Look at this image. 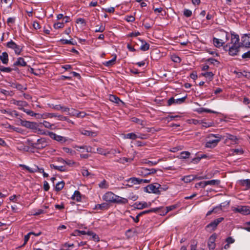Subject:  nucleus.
Here are the masks:
<instances>
[{"label": "nucleus", "instance_id": "f257e3e1", "mask_svg": "<svg viewBox=\"0 0 250 250\" xmlns=\"http://www.w3.org/2000/svg\"><path fill=\"white\" fill-rule=\"evenodd\" d=\"M231 38L230 43L232 44L229 45V43L227 44L224 46V49L226 51H229V54L230 56L236 55L239 52L240 48L242 46L241 43L239 42L240 39L239 35L234 33H231Z\"/></svg>", "mask_w": 250, "mask_h": 250}, {"label": "nucleus", "instance_id": "f03ea898", "mask_svg": "<svg viewBox=\"0 0 250 250\" xmlns=\"http://www.w3.org/2000/svg\"><path fill=\"white\" fill-rule=\"evenodd\" d=\"M103 199L109 203L125 205L128 203L126 198L118 196L111 191L106 192L103 196Z\"/></svg>", "mask_w": 250, "mask_h": 250}, {"label": "nucleus", "instance_id": "7ed1b4c3", "mask_svg": "<svg viewBox=\"0 0 250 250\" xmlns=\"http://www.w3.org/2000/svg\"><path fill=\"white\" fill-rule=\"evenodd\" d=\"M211 137H214L215 139H209L208 141L205 145V146L208 148H212L216 146L218 142H220L222 139H223V137L219 135H215L213 134H210L208 136V138L210 139Z\"/></svg>", "mask_w": 250, "mask_h": 250}, {"label": "nucleus", "instance_id": "20e7f679", "mask_svg": "<svg viewBox=\"0 0 250 250\" xmlns=\"http://www.w3.org/2000/svg\"><path fill=\"white\" fill-rule=\"evenodd\" d=\"M160 184L157 183L151 184L145 188V191L148 193L160 194L159 191Z\"/></svg>", "mask_w": 250, "mask_h": 250}, {"label": "nucleus", "instance_id": "39448f33", "mask_svg": "<svg viewBox=\"0 0 250 250\" xmlns=\"http://www.w3.org/2000/svg\"><path fill=\"white\" fill-rule=\"evenodd\" d=\"M224 219L223 217H220L215 219L206 227V229L208 231L214 230L218 224L223 221Z\"/></svg>", "mask_w": 250, "mask_h": 250}, {"label": "nucleus", "instance_id": "423d86ee", "mask_svg": "<svg viewBox=\"0 0 250 250\" xmlns=\"http://www.w3.org/2000/svg\"><path fill=\"white\" fill-rule=\"evenodd\" d=\"M234 212H238L246 215L250 214V207L248 206H239L232 209Z\"/></svg>", "mask_w": 250, "mask_h": 250}, {"label": "nucleus", "instance_id": "0eeeda50", "mask_svg": "<svg viewBox=\"0 0 250 250\" xmlns=\"http://www.w3.org/2000/svg\"><path fill=\"white\" fill-rule=\"evenodd\" d=\"M48 142L44 138H42L38 139L36 142L33 143L32 146L37 149H42L45 147L47 146Z\"/></svg>", "mask_w": 250, "mask_h": 250}, {"label": "nucleus", "instance_id": "6e6552de", "mask_svg": "<svg viewBox=\"0 0 250 250\" xmlns=\"http://www.w3.org/2000/svg\"><path fill=\"white\" fill-rule=\"evenodd\" d=\"M223 34L226 37L225 40L223 39H219L216 38H213V43L215 47L219 48L222 46L223 44H225V43L229 40V37L228 36V33L224 32Z\"/></svg>", "mask_w": 250, "mask_h": 250}, {"label": "nucleus", "instance_id": "1a4fd4ad", "mask_svg": "<svg viewBox=\"0 0 250 250\" xmlns=\"http://www.w3.org/2000/svg\"><path fill=\"white\" fill-rule=\"evenodd\" d=\"M6 47L14 50L15 54L20 55L22 51V48L17 45L14 42L11 40L6 43Z\"/></svg>", "mask_w": 250, "mask_h": 250}, {"label": "nucleus", "instance_id": "9d476101", "mask_svg": "<svg viewBox=\"0 0 250 250\" xmlns=\"http://www.w3.org/2000/svg\"><path fill=\"white\" fill-rule=\"evenodd\" d=\"M107 246V243L104 241H100L98 236L95 234V247L98 250L105 249Z\"/></svg>", "mask_w": 250, "mask_h": 250}, {"label": "nucleus", "instance_id": "9b49d317", "mask_svg": "<svg viewBox=\"0 0 250 250\" xmlns=\"http://www.w3.org/2000/svg\"><path fill=\"white\" fill-rule=\"evenodd\" d=\"M240 43L242 47L250 48V34H244L241 37Z\"/></svg>", "mask_w": 250, "mask_h": 250}, {"label": "nucleus", "instance_id": "f8f14e48", "mask_svg": "<svg viewBox=\"0 0 250 250\" xmlns=\"http://www.w3.org/2000/svg\"><path fill=\"white\" fill-rule=\"evenodd\" d=\"M11 103L18 106V109L23 111L25 109L24 107H26L28 105L27 102L24 101H18L15 99H12L11 101Z\"/></svg>", "mask_w": 250, "mask_h": 250}, {"label": "nucleus", "instance_id": "ddd939ff", "mask_svg": "<svg viewBox=\"0 0 250 250\" xmlns=\"http://www.w3.org/2000/svg\"><path fill=\"white\" fill-rule=\"evenodd\" d=\"M48 135L51 139L61 143H65L67 141V139L65 137L57 135L53 132H49Z\"/></svg>", "mask_w": 250, "mask_h": 250}, {"label": "nucleus", "instance_id": "4468645a", "mask_svg": "<svg viewBox=\"0 0 250 250\" xmlns=\"http://www.w3.org/2000/svg\"><path fill=\"white\" fill-rule=\"evenodd\" d=\"M186 98L187 96L177 99H175L173 97H171L167 101V105L170 106L172 104H181L185 101Z\"/></svg>", "mask_w": 250, "mask_h": 250}, {"label": "nucleus", "instance_id": "2eb2a0df", "mask_svg": "<svg viewBox=\"0 0 250 250\" xmlns=\"http://www.w3.org/2000/svg\"><path fill=\"white\" fill-rule=\"evenodd\" d=\"M151 205V203L150 202L146 203V202H136L135 203L133 206L135 208L138 209H142L145 208H146L150 207Z\"/></svg>", "mask_w": 250, "mask_h": 250}, {"label": "nucleus", "instance_id": "dca6fc26", "mask_svg": "<svg viewBox=\"0 0 250 250\" xmlns=\"http://www.w3.org/2000/svg\"><path fill=\"white\" fill-rule=\"evenodd\" d=\"M87 234L88 236H92V238H94L93 233L92 231L87 230H75L74 231V235L75 236H80L81 235Z\"/></svg>", "mask_w": 250, "mask_h": 250}, {"label": "nucleus", "instance_id": "f3484780", "mask_svg": "<svg viewBox=\"0 0 250 250\" xmlns=\"http://www.w3.org/2000/svg\"><path fill=\"white\" fill-rule=\"evenodd\" d=\"M128 184H126V186L129 187H131L134 185L140 184V178L136 177H131L126 180Z\"/></svg>", "mask_w": 250, "mask_h": 250}, {"label": "nucleus", "instance_id": "a211bd4d", "mask_svg": "<svg viewBox=\"0 0 250 250\" xmlns=\"http://www.w3.org/2000/svg\"><path fill=\"white\" fill-rule=\"evenodd\" d=\"M27 65V62L24 61V59L22 57H19L17 59V61H15L13 66L16 67L17 66H26Z\"/></svg>", "mask_w": 250, "mask_h": 250}, {"label": "nucleus", "instance_id": "6ab92c4d", "mask_svg": "<svg viewBox=\"0 0 250 250\" xmlns=\"http://www.w3.org/2000/svg\"><path fill=\"white\" fill-rule=\"evenodd\" d=\"M216 238V235L213 234L209 238L208 247L210 250H213L215 248V240Z\"/></svg>", "mask_w": 250, "mask_h": 250}, {"label": "nucleus", "instance_id": "aec40b11", "mask_svg": "<svg viewBox=\"0 0 250 250\" xmlns=\"http://www.w3.org/2000/svg\"><path fill=\"white\" fill-rule=\"evenodd\" d=\"M163 208H164L163 207H158V208H151L150 209L144 210L143 211L141 212L140 213H139V216H142L144 214H147V213H151V212H157L160 211L161 209H162Z\"/></svg>", "mask_w": 250, "mask_h": 250}, {"label": "nucleus", "instance_id": "412c9836", "mask_svg": "<svg viewBox=\"0 0 250 250\" xmlns=\"http://www.w3.org/2000/svg\"><path fill=\"white\" fill-rule=\"evenodd\" d=\"M0 60L4 64H7L9 61L8 54L6 52H3L0 55Z\"/></svg>", "mask_w": 250, "mask_h": 250}, {"label": "nucleus", "instance_id": "4be33fe9", "mask_svg": "<svg viewBox=\"0 0 250 250\" xmlns=\"http://www.w3.org/2000/svg\"><path fill=\"white\" fill-rule=\"evenodd\" d=\"M238 183L241 186H245L247 189L250 188V179L240 180Z\"/></svg>", "mask_w": 250, "mask_h": 250}, {"label": "nucleus", "instance_id": "5701e85b", "mask_svg": "<svg viewBox=\"0 0 250 250\" xmlns=\"http://www.w3.org/2000/svg\"><path fill=\"white\" fill-rule=\"evenodd\" d=\"M97 151L99 154L104 156H106L107 154L111 153V150H109L108 149H104L102 147L97 148Z\"/></svg>", "mask_w": 250, "mask_h": 250}, {"label": "nucleus", "instance_id": "b1692460", "mask_svg": "<svg viewBox=\"0 0 250 250\" xmlns=\"http://www.w3.org/2000/svg\"><path fill=\"white\" fill-rule=\"evenodd\" d=\"M117 56L116 55H114L113 58L111 60L105 62L103 63V64L107 67H111L113 66L116 61Z\"/></svg>", "mask_w": 250, "mask_h": 250}, {"label": "nucleus", "instance_id": "393cba45", "mask_svg": "<svg viewBox=\"0 0 250 250\" xmlns=\"http://www.w3.org/2000/svg\"><path fill=\"white\" fill-rule=\"evenodd\" d=\"M137 172L138 175L146 177L148 175V169L142 167L137 170Z\"/></svg>", "mask_w": 250, "mask_h": 250}, {"label": "nucleus", "instance_id": "a878e982", "mask_svg": "<svg viewBox=\"0 0 250 250\" xmlns=\"http://www.w3.org/2000/svg\"><path fill=\"white\" fill-rule=\"evenodd\" d=\"M48 117L49 118H53V117H57L58 118V120L60 121H63V120H66V117L62 115H58L57 113H49Z\"/></svg>", "mask_w": 250, "mask_h": 250}, {"label": "nucleus", "instance_id": "bb28decb", "mask_svg": "<svg viewBox=\"0 0 250 250\" xmlns=\"http://www.w3.org/2000/svg\"><path fill=\"white\" fill-rule=\"evenodd\" d=\"M98 186L102 189H107L109 187V183L105 179H103L99 182Z\"/></svg>", "mask_w": 250, "mask_h": 250}, {"label": "nucleus", "instance_id": "cd10ccee", "mask_svg": "<svg viewBox=\"0 0 250 250\" xmlns=\"http://www.w3.org/2000/svg\"><path fill=\"white\" fill-rule=\"evenodd\" d=\"M17 69V67H14L13 68H11L9 67H4L0 64V71L3 72L10 73L12 70L16 71Z\"/></svg>", "mask_w": 250, "mask_h": 250}, {"label": "nucleus", "instance_id": "c85d7f7f", "mask_svg": "<svg viewBox=\"0 0 250 250\" xmlns=\"http://www.w3.org/2000/svg\"><path fill=\"white\" fill-rule=\"evenodd\" d=\"M108 208V204L106 203H103L101 204H98L95 206V209H100V210H104L107 209Z\"/></svg>", "mask_w": 250, "mask_h": 250}, {"label": "nucleus", "instance_id": "c756f323", "mask_svg": "<svg viewBox=\"0 0 250 250\" xmlns=\"http://www.w3.org/2000/svg\"><path fill=\"white\" fill-rule=\"evenodd\" d=\"M72 199L77 202L80 201L81 200V196L80 192L78 190L75 191L73 195L72 196Z\"/></svg>", "mask_w": 250, "mask_h": 250}, {"label": "nucleus", "instance_id": "7c9ffc66", "mask_svg": "<svg viewBox=\"0 0 250 250\" xmlns=\"http://www.w3.org/2000/svg\"><path fill=\"white\" fill-rule=\"evenodd\" d=\"M50 166L51 168H54L61 172L65 171L66 170L65 167L62 166H57L55 165L54 164H51Z\"/></svg>", "mask_w": 250, "mask_h": 250}, {"label": "nucleus", "instance_id": "2f4dec72", "mask_svg": "<svg viewBox=\"0 0 250 250\" xmlns=\"http://www.w3.org/2000/svg\"><path fill=\"white\" fill-rule=\"evenodd\" d=\"M65 185L64 182L63 181L58 182L55 186V190L59 191L61 190L64 187Z\"/></svg>", "mask_w": 250, "mask_h": 250}, {"label": "nucleus", "instance_id": "473e14b6", "mask_svg": "<svg viewBox=\"0 0 250 250\" xmlns=\"http://www.w3.org/2000/svg\"><path fill=\"white\" fill-rule=\"evenodd\" d=\"M109 99L110 101L116 104H119V102H122L119 98L113 95H110Z\"/></svg>", "mask_w": 250, "mask_h": 250}, {"label": "nucleus", "instance_id": "72a5a7b5", "mask_svg": "<svg viewBox=\"0 0 250 250\" xmlns=\"http://www.w3.org/2000/svg\"><path fill=\"white\" fill-rule=\"evenodd\" d=\"M142 44L140 47V49L143 51H146L149 49V44L146 42L142 41Z\"/></svg>", "mask_w": 250, "mask_h": 250}, {"label": "nucleus", "instance_id": "f704fd0d", "mask_svg": "<svg viewBox=\"0 0 250 250\" xmlns=\"http://www.w3.org/2000/svg\"><path fill=\"white\" fill-rule=\"evenodd\" d=\"M105 30V26L103 24H101L100 25H96L95 26V32H103Z\"/></svg>", "mask_w": 250, "mask_h": 250}, {"label": "nucleus", "instance_id": "c9c22d12", "mask_svg": "<svg viewBox=\"0 0 250 250\" xmlns=\"http://www.w3.org/2000/svg\"><path fill=\"white\" fill-rule=\"evenodd\" d=\"M201 75L207 78H208L210 81H211L213 79L214 74L211 72H207L206 73H202Z\"/></svg>", "mask_w": 250, "mask_h": 250}, {"label": "nucleus", "instance_id": "e433bc0d", "mask_svg": "<svg viewBox=\"0 0 250 250\" xmlns=\"http://www.w3.org/2000/svg\"><path fill=\"white\" fill-rule=\"evenodd\" d=\"M131 121L133 122L136 123L139 125H141L142 126L145 125V122L136 117H133L131 118Z\"/></svg>", "mask_w": 250, "mask_h": 250}, {"label": "nucleus", "instance_id": "4c0bfd02", "mask_svg": "<svg viewBox=\"0 0 250 250\" xmlns=\"http://www.w3.org/2000/svg\"><path fill=\"white\" fill-rule=\"evenodd\" d=\"M190 155V153L188 151H182L180 153V156L179 157V158L180 159H186L189 157Z\"/></svg>", "mask_w": 250, "mask_h": 250}, {"label": "nucleus", "instance_id": "58836bf2", "mask_svg": "<svg viewBox=\"0 0 250 250\" xmlns=\"http://www.w3.org/2000/svg\"><path fill=\"white\" fill-rule=\"evenodd\" d=\"M223 137L224 138V137H225V136H224ZM225 137L226 138V141L227 140H231L232 141L235 142L236 141V140H237V138L235 136H234L233 135L228 134V133L226 134Z\"/></svg>", "mask_w": 250, "mask_h": 250}, {"label": "nucleus", "instance_id": "ea45409f", "mask_svg": "<svg viewBox=\"0 0 250 250\" xmlns=\"http://www.w3.org/2000/svg\"><path fill=\"white\" fill-rule=\"evenodd\" d=\"M177 205H173L168 207H167L165 211L163 212V215L166 214L168 212L175 209L177 208Z\"/></svg>", "mask_w": 250, "mask_h": 250}, {"label": "nucleus", "instance_id": "a19ab883", "mask_svg": "<svg viewBox=\"0 0 250 250\" xmlns=\"http://www.w3.org/2000/svg\"><path fill=\"white\" fill-rule=\"evenodd\" d=\"M125 137L127 139L135 140L137 138V135L134 133H127L125 135Z\"/></svg>", "mask_w": 250, "mask_h": 250}, {"label": "nucleus", "instance_id": "79ce46f5", "mask_svg": "<svg viewBox=\"0 0 250 250\" xmlns=\"http://www.w3.org/2000/svg\"><path fill=\"white\" fill-rule=\"evenodd\" d=\"M206 186L207 185H218L219 183V181L217 180H211L208 181H205Z\"/></svg>", "mask_w": 250, "mask_h": 250}, {"label": "nucleus", "instance_id": "37998d69", "mask_svg": "<svg viewBox=\"0 0 250 250\" xmlns=\"http://www.w3.org/2000/svg\"><path fill=\"white\" fill-rule=\"evenodd\" d=\"M194 179V176L193 175H188L187 176H185L183 179V181H184L185 183H188L191 181L192 180Z\"/></svg>", "mask_w": 250, "mask_h": 250}, {"label": "nucleus", "instance_id": "c03bdc74", "mask_svg": "<svg viewBox=\"0 0 250 250\" xmlns=\"http://www.w3.org/2000/svg\"><path fill=\"white\" fill-rule=\"evenodd\" d=\"M207 61L209 62L210 64H212L216 66H218L220 64L219 61L213 58H209L207 60Z\"/></svg>", "mask_w": 250, "mask_h": 250}, {"label": "nucleus", "instance_id": "a18cd8bd", "mask_svg": "<svg viewBox=\"0 0 250 250\" xmlns=\"http://www.w3.org/2000/svg\"><path fill=\"white\" fill-rule=\"evenodd\" d=\"M22 166L23 167V168L27 170V171H28L30 173L36 172V165H35L34 167H29L28 166H26L25 165H23Z\"/></svg>", "mask_w": 250, "mask_h": 250}, {"label": "nucleus", "instance_id": "49530a36", "mask_svg": "<svg viewBox=\"0 0 250 250\" xmlns=\"http://www.w3.org/2000/svg\"><path fill=\"white\" fill-rule=\"evenodd\" d=\"M184 148V146H178L175 147H173L170 149L169 151L172 152H176L178 151L181 150L183 149Z\"/></svg>", "mask_w": 250, "mask_h": 250}, {"label": "nucleus", "instance_id": "de8ad7c7", "mask_svg": "<svg viewBox=\"0 0 250 250\" xmlns=\"http://www.w3.org/2000/svg\"><path fill=\"white\" fill-rule=\"evenodd\" d=\"M80 131H81V133L82 134L85 135V136H91L93 135V132L89 131V130H86L85 129H82L80 130Z\"/></svg>", "mask_w": 250, "mask_h": 250}, {"label": "nucleus", "instance_id": "09e8293b", "mask_svg": "<svg viewBox=\"0 0 250 250\" xmlns=\"http://www.w3.org/2000/svg\"><path fill=\"white\" fill-rule=\"evenodd\" d=\"M198 112L199 113H202V112H208V113H216L217 112L214 111H212L210 109H206V108H200L198 110Z\"/></svg>", "mask_w": 250, "mask_h": 250}, {"label": "nucleus", "instance_id": "8fccbe9b", "mask_svg": "<svg viewBox=\"0 0 250 250\" xmlns=\"http://www.w3.org/2000/svg\"><path fill=\"white\" fill-rule=\"evenodd\" d=\"M78 148L80 149H83L82 152H84L85 151L86 152H91L92 150V147L87 146H78Z\"/></svg>", "mask_w": 250, "mask_h": 250}, {"label": "nucleus", "instance_id": "3c124183", "mask_svg": "<svg viewBox=\"0 0 250 250\" xmlns=\"http://www.w3.org/2000/svg\"><path fill=\"white\" fill-rule=\"evenodd\" d=\"M20 121L21 125L27 128H29L31 122L28 121H23L21 119L20 120Z\"/></svg>", "mask_w": 250, "mask_h": 250}, {"label": "nucleus", "instance_id": "603ef678", "mask_svg": "<svg viewBox=\"0 0 250 250\" xmlns=\"http://www.w3.org/2000/svg\"><path fill=\"white\" fill-rule=\"evenodd\" d=\"M41 124H42L45 127L47 128H52V127L54 126V125L46 121H44L42 123H41Z\"/></svg>", "mask_w": 250, "mask_h": 250}, {"label": "nucleus", "instance_id": "864d4df0", "mask_svg": "<svg viewBox=\"0 0 250 250\" xmlns=\"http://www.w3.org/2000/svg\"><path fill=\"white\" fill-rule=\"evenodd\" d=\"M60 42L62 44H73V45L74 44V43H73L71 40H65V39H61L60 40Z\"/></svg>", "mask_w": 250, "mask_h": 250}, {"label": "nucleus", "instance_id": "5fc2aeb1", "mask_svg": "<svg viewBox=\"0 0 250 250\" xmlns=\"http://www.w3.org/2000/svg\"><path fill=\"white\" fill-rule=\"evenodd\" d=\"M53 27L55 29H58L59 28H62L64 27L63 22H57L54 24Z\"/></svg>", "mask_w": 250, "mask_h": 250}, {"label": "nucleus", "instance_id": "6e6d98bb", "mask_svg": "<svg viewBox=\"0 0 250 250\" xmlns=\"http://www.w3.org/2000/svg\"><path fill=\"white\" fill-rule=\"evenodd\" d=\"M23 111L25 112L27 115L31 116H36L38 114L34 113L33 111L27 109H25Z\"/></svg>", "mask_w": 250, "mask_h": 250}, {"label": "nucleus", "instance_id": "4d7b16f0", "mask_svg": "<svg viewBox=\"0 0 250 250\" xmlns=\"http://www.w3.org/2000/svg\"><path fill=\"white\" fill-rule=\"evenodd\" d=\"M62 149L64 152L70 154L71 155H73L75 153V151L74 150L68 147H63Z\"/></svg>", "mask_w": 250, "mask_h": 250}, {"label": "nucleus", "instance_id": "13d9d810", "mask_svg": "<svg viewBox=\"0 0 250 250\" xmlns=\"http://www.w3.org/2000/svg\"><path fill=\"white\" fill-rule=\"evenodd\" d=\"M184 15L187 17H190L192 15V11L189 9H185L184 11Z\"/></svg>", "mask_w": 250, "mask_h": 250}, {"label": "nucleus", "instance_id": "bf43d9fd", "mask_svg": "<svg viewBox=\"0 0 250 250\" xmlns=\"http://www.w3.org/2000/svg\"><path fill=\"white\" fill-rule=\"evenodd\" d=\"M38 126V125H37V124L36 123L31 122L29 128H31L32 129H37Z\"/></svg>", "mask_w": 250, "mask_h": 250}, {"label": "nucleus", "instance_id": "052dcab7", "mask_svg": "<svg viewBox=\"0 0 250 250\" xmlns=\"http://www.w3.org/2000/svg\"><path fill=\"white\" fill-rule=\"evenodd\" d=\"M168 188V187L167 186V185H160V187H159V191H160V193L162 192V191H166L167 190Z\"/></svg>", "mask_w": 250, "mask_h": 250}, {"label": "nucleus", "instance_id": "680f3d73", "mask_svg": "<svg viewBox=\"0 0 250 250\" xmlns=\"http://www.w3.org/2000/svg\"><path fill=\"white\" fill-rule=\"evenodd\" d=\"M16 88L21 91H23L26 89V87H24L23 85L20 83H17V86H16Z\"/></svg>", "mask_w": 250, "mask_h": 250}, {"label": "nucleus", "instance_id": "e2e57ef3", "mask_svg": "<svg viewBox=\"0 0 250 250\" xmlns=\"http://www.w3.org/2000/svg\"><path fill=\"white\" fill-rule=\"evenodd\" d=\"M149 135L145 134H139L137 135V138H140L141 139H147L148 138Z\"/></svg>", "mask_w": 250, "mask_h": 250}, {"label": "nucleus", "instance_id": "0e129e2a", "mask_svg": "<svg viewBox=\"0 0 250 250\" xmlns=\"http://www.w3.org/2000/svg\"><path fill=\"white\" fill-rule=\"evenodd\" d=\"M77 111L75 110L74 109L71 108L70 111L68 112V114L70 116H77Z\"/></svg>", "mask_w": 250, "mask_h": 250}, {"label": "nucleus", "instance_id": "69168bd1", "mask_svg": "<svg viewBox=\"0 0 250 250\" xmlns=\"http://www.w3.org/2000/svg\"><path fill=\"white\" fill-rule=\"evenodd\" d=\"M15 21V19L14 18L10 17L8 18L7 21V24L9 25H10V24H13L14 23Z\"/></svg>", "mask_w": 250, "mask_h": 250}, {"label": "nucleus", "instance_id": "338daca9", "mask_svg": "<svg viewBox=\"0 0 250 250\" xmlns=\"http://www.w3.org/2000/svg\"><path fill=\"white\" fill-rule=\"evenodd\" d=\"M50 187L48 182L46 181L43 182V189L45 191H48Z\"/></svg>", "mask_w": 250, "mask_h": 250}, {"label": "nucleus", "instance_id": "774afa93", "mask_svg": "<svg viewBox=\"0 0 250 250\" xmlns=\"http://www.w3.org/2000/svg\"><path fill=\"white\" fill-rule=\"evenodd\" d=\"M242 57L243 59H246V58H250V50L248 51L247 52L244 53Z\"/></svg>", "mask_w": 250, "mask_h": 250}]
</instances>
